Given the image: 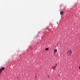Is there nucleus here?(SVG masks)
I'll list each match as a JSON object with an SVG mask.
<instances>
[{
    "instance_id": "f257e3e1",
    "label": "nucleus",
    "mask_w": 80,
    "mask_h": 80,
    "mask_svg": "<svg viewBox=\"0 0 80 80\" xmlns=\"http://www.w3.org/2000/svg\"><path fill=\"white\" fill-rule=\"evenodd\" d=\"M72 53V50H69L68 52L67 53V54L68 55V56L71 55V54Z\"/></svg>"
},
{
    "instance_id": "6e6552de",
    "label": "nucleus",
    "mask_w": 80,
    "mask_h": 80,
    "mask_svg": "<svg viewBox=\"0 0 80 80\" xmlns=\"http://www.w3.org/2000/svg\"><path fill=\"white\" fill-rule=\"evenodd\" d=\"M47 77H48V78H49V77H50V76H49V75H48V76H47Z\"/></svg>"
},
{
    "instance_id": "39448f33",
    "label": "nucleus",
    "mask_w": 80,
    "mask_h": 80,
    "mask_svg": "<svg viewBox=\"0 0 80 80\" xmlns=\"http://www.w3.org/2000/svg\"><path fill=\"white\" fill-rule=\"evenodd\" d=\"M60 13L61 15H63V12H62V11H61V12Z\"/></svg>"
},
{
    "instance_id": "7ed1b4c3",
    "label": "nucleus",
    "mask_w": 80,
    "mask_h": 80,
    "mask_svg": "<svg viewBox=\"0 0 80 80\" xmlns=\"http://www.w3.org/2000/svg\"><path fill=\"white\" fill-rule=\"evenodd\" d=\"M52 69H53V70H55V68H56V66H53L52 67Z\"/></svg>"
},
{
    "instance_id": "20e7f679",
    "label": "nucleus",
    "mask_w": 80,
    "mask_h": 80,
    "mask_svg": "<svg viewBox=\"0 0 80 80\" xmlns=\"http://www.w3.org/2000/svg\"><path fill=\"white\" fill-rule=\"evenodd\" d=\"M57 49H55V50H54V53H57Z\"/></svg>"
},
{
    "instance_id": "9d476101",
    "label": "nucleus",
    "mask_w": 80,
    "mask_h": 80,
    "mask_svg": "<svg viewBox=\"0 0 80 80\" xmlns=\"http://www.w3.org/2000/svg\"><path fill=\"white\" fill-rule=\"evenodd\" d=\"M36 78H37V76H36Z\"/></svg>"
},
{
    "instance_id": "0eeeda50",
    "label": "nucleus",
    "mask_w": 80,
    "mask_h": 80,
    "mask_svg": "<svg viewBox=\"0 0 80 80\" xmlns=\"http://www.w3.org/2000/svg\"><path fill=\"white\" fill-rule=\"evenodd\" d=\"M2 70H1V69H0V74H1V73H2Z\"/></svg>"
},
{
    "instance_id": "f03ea898",
    "label": "nucleus",
    "mask_w": 80,
    "mask_h": 80,
    "mask_svg": "<svg viewBox=\"0 0 80 80\" xmlns=\"http://www.w3.org/2000/svg\"><path fill=\"white\" fill-rule=\"evenodd\" d=\"M4 69H5V68L3 67V68H1L0 69L1 70H4Z\"/></svg>"
},
{
    "instance_id": "423d86ee",
    "label": "nucleus",
    "mask_w": 80,
    "mask_h": 80,
    "mask_svg": "<svg viewBox=\"0 0 80 80\" xmlns=\"http://www.w3.org/2000/svg\"><path fill=\"white\" fill-rule=\"evenodd\" d=\"M48 49H49V48H47L45 49V50L47 51V50H48Z\"/></svg>"
},
{
    "instance_id": "1a4fd4ad",
    "label": "nucleus",
    "mask_w": 80,
    "mask_h": 80,
    "mask_svg": "<svg viewBox=\"0 0 80 80\" xmlns=\"http://www.w3.org/2000/svg\"><path fill=\"white\" fill-rule=\"evenodd\" d=\"M79 69H80V66L79 67Z\"/></svg>"
}]
</instances>
